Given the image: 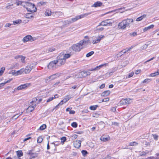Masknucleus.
Wrapping results in <instances>:
<instances>
[{"mask_svg": "<svg viewBox=\"0 0 159 159\" xmlns=\"http://www.w3.org/2000/svg\"><path fill=\"white\" fill-rule=\"evenodd\" d=\"M89 40H82L76 44H74L71 47L72 49L75 52H80L83 48V45L85 43H87Z\"/></svg>", "mask_w": 159, "mask_h": 159, "instance_id": "1", "label": "nucleus"}, {"mask_svg": "<svg viewBox=\"0 0 159 159\" xmlns=\"http://www.w3.org/2000/svg\"><path fill=\"white\" fill-rule=\"evenodd\" d=\"M133 22V20L132 19L124 20L119 23L118 25V27L122 30L125 29L126 27H129L130 24Z\"/></svg>", "mask_w": 159, "mask_h": 159, "instance_id": "2", "label": "nucleus"}, {"mask_svg": "<svg viewBox=\"0 0 159 159\" xmlns=\"http://www.w3.org/2000/svg\"><path fill=\"white\" fill-rule=\"evenodd\" d=\"M26 8L28 11L35 12L36 11L37 9L34 4L29 2H27L26 4Z\"/></svg>", "mask_w": 159, "mask_h": 159, "instance_id": "3", "label": "nucleus"}, {"mask_svg": "<svg viewBox=\"0 0 159 159\" xmlns=\"http://www.w3.org/2000/svg\"><path fill=\"white\" fill-rule=\"evenodd\" d=\"M91 13H85V14H83L77 16H76L74 18L71 19L72 21V22L73 23V22L76 21L77 20H79V19L86 17L87 16L91 14Z\"/></svg>", "mask_w": 159, "mask_h": 159, "instance_id": "4", "label": "nucleus"}, {"mask_svg": "<svg viewBox=\"0 0 159 159\" xmlns=\"http://www.w3.org/2000/svg\"><path fill=\"white\" fill-rule=\"evenodd\" d=\"M90 72L89 71H86L85 70H83L79 73L77 74V76L78 78L84 77L90 75Z\"/></svg>", "mask_w": 159, "mask_h": 159, "instance_id": "5", "label": "nucleus"}, {"mask_svg": "<svg viewBox=\"0 0 159 159\" xmlns=\"http://www.w3.org/2000/svg\"><path fill=\"white\" fill-rule=\"evenodd\" d=\"M57 61V66H60L63 65L66 62L65 60L61 57V55H59L57 57V60H56Z\"/></svg>", "mask_w": 159, "mask_h": 159, "instance_id": "6", "label": "nucleus"}, {"mask_svg": "<svg viewBox=\"0 0 159 159\" xmlns=\"http://www.w3.org/2000/svg\"><path fill=\"white\" fill-rule=\"evenodd\" d=\"M34 65L33 64H31L28 65L25 67V68H24V72L26 74L29 73L31 71L32 69L34 68Z\"/></svg>", "mask_w": 159, "mask_h": 159, "instance_id": "7", "label": "nucleus"}, {"mask_svg": "<svg viewBox=\"0 0 159 159\" xmlns=\"http://www.w3.org/2000/svg\"><path fill=\"white\" fill-rule=\"evenodd\" d=\"M35 39V38H33L30 35H27L23 38L22 41L24 43H25L28 41L32 42Z\"/></svg>", "mask_w": 159, "mask_h": 159, "instance_id": "8", "label": "nucleus"}, {"mask_svg": "<svg viewBox=\"0 0 159 159\" xmlns=\"http://www.w3.org/2000/svg\"><path fill=\"white\" fill-rule=\"evenodd\" d=\"M57 62L56 60L50 62L48 65V68L51 69L56 68L57 66Z\"/></svg>", "mask_w": 159, "mask_h": 159, "instance_id": "9", "label": "nucleus"}, {"mask_svg": "<svg viewBox=\"0 0 159 159\" xmlns=\"http://www.w3.org/2000/svg\"><path fill=\"white\" fill-rule=\"evenodd\" d=\"M131 100V99L129 98L122 99L120 101V103L121 105L128 104L130 103Z\"/></svg>", "mask_w": 159, "mask_h": 159, "instance_id": "10", "label": "nucleus"}, {"mask_svg": "<svg viewBox=\"0 0 159 159\" xmlns=\"http://www.w3.org/2000/svg\"><path fill=\"white\" fill-rule=\"evenodd\" d=\"M30 85V83H27L23 84L21 85L18 86L16 89L17 90H21L25 89Z\"/></svg>", "mask_w": 159, "mask_h": 159, "instance_id": "11", "label": "nucleus"}, {"mask_svg": "<svg viewBox=\"0 0 159 159\" xmlns=\"http://www.w3.org/2000/svg\"><path fill=\"white\" fill-rule=\"evenodd\" d=\"M60 74L59 73H57L54 74L48 77L47 79V80H54L57 77L59 76H60Z\"/></svg>", "mask_w": 159, "mask_h": 159, "instance_id": "12", "label": "nucleus"}, {"mask_svg": "<svg viewBox=\"0 0 159 159\" xmlns=\"http://www.w3.org/2000/svg\"><path fill=\"white\" fill-rule=\"evenodd\" d=\"M81 141L80 140H76L74 143V145L75 147L79 148L80 147Z\"/></svg>", "mask_w": 159, "mask_h": 159, "instance_id": "13", "label": "nucleus"}, {"mask_svg": "<svg viewBox=\"0 0 159 159\" xmlns=\"http://www.w3.org/2000/svg\"><path fill=\"white\" fill-rule=\"evenodd\" d=\"M36 106V103H34L29 106L27 109L30 111L32 112L34 110V108Z\"/></svg>", "mask_w": 159, "mask_h": 159, "instance_id": "14", "label": "nucleus"}, {"mask_svg": "<svg viewBox=\"0 0 159 159\" xmlns=\"http://www.w3.org/2000/svg\"><path fill=\"white\" fill-rule=\"evenodd\" d=\"M102 3L99 2L98 1L95 2L92 6L94 7H100L102 5Z\"/></svg>", "mask_w": 159, "mask_h": 159, "instance_id": "15", "label": "nucleus"}, {"mask_svg": "<svg viewBox=\"0 0 159 159\" xmlns=\"http://www.w3.org/2000/svg\"><path fill=\"white\" fill-rule=\"evenodd\" d=\"M71 55V54L68 53L64 55L63 54L62 55H61V57H63V58H64V60H65V61H66V59L69 58Z\"/></svg>", "mask_w": 159, "mask_h": 159, "instance_id": "16", "label": "nucleus"}, {"mask_svg": "<svg viewBox=\"0 0 159 159\" xmlns=\"http://www.w3.org/2000/svg\"><path fill=\"white\" fill-rule=\"evenodd\" d=\"M116 70V68H114L112 69L109 72L107 73L106 74L107 75H108L109 76H110L112 75V73L115 72Z\"/></svg>", "mask_w": 159, "mask_h": 159, "instance_id": "17", "label": "nucleus"}, {"mask_svg": "<svg viewBox=\"0 0 159 159\" xmlns=\"http://www.w3.org/2000/svg\"><path fill=\"white\" fill-rule=\"evenodd\" d=\"M112 23L111 22H106L105 20L102 21V26H110L112 25Z\"/></svg>", "mask_w": 159, "mask_h": 159, "instance_id": "18", "label": "nucleus"}, {"mask_svg": "<svg viewBox=\"0 0 159 159\" xmlns=\"http://www.w3.org/2000/svg\"><path fill=\"white\" fill-rule=\"evenodd\" d=\"M17 155L18 157H16V158L18 159L19 157L23 156V152L21 151H18L16 152Z\"/></svg>", "mask_w": 159, "mask_h": 159, "instance_id": "19", "label": "nucleus"}, {"mask_svg": "<svg viewBox=\"0 0 159 159\" xmlns=\"http://www.w3.org/2000/svg\"><path fill=\"white\" fill-rule=\"evenodd\" d=\"M146 16V15L144 14L143 15L140 16V17L137 18L136 19V21H139L142 20L143 18H145Z\"/></svg>", "mask_w": 159, "mask_h": 159, "instance_id": "20", "label": "nucleus"}, {"mask_svg": "<svg viewBox=\"0 0 159 159\" xmlns=\"http://www.w3.org/2000/svg\"><path fill=\"white\" fill-rule=\"evenodd\" d=\"M45 15L47 16H49L52 15V12L49 9H47L45 12Z\"/></svg>", "mask_w": 159, "mask_h": 159, "instance_id": "21", "label": "nucleus"}, {"mask_svg": "<svg viewBox=\"0 0 159 159\" xmlns=\"http://www.w3.org/2000/svg\"><path fill=\"white\" fill-rule=\"evenodd\" d=\"M110 93V91H105L102 93V95L103 96H106L109 95Z\"/></svg>", "mask_w": 159, "mask_h": 159, "instance_id": "22", "label": "nucleus"}, {"mask_svg": "<svg viewBox=\"0 0 159 159\" xmlns=\"http://www.w3.org/2000/svg\"><path fill=\"white\" fill-rule=\"evenodd\" d=\"M25 16L26 18L30 19L33 17V16L31 13H29L25 14Z\"/></svg>", "mask_w": 159, "mask_h": 159, "instance_id": "23", "label": "nucleus"}, {"mask_svg": "<svg viewBox=\"0 0 159 159\" xmlns=\"http://www.w3.org/2000/svg\"><path fill=\"white\" fill-rule=\"evenodd\" d=\"M154 27V25H150L145 27L143 29V31H146L151 29L152 28Z\"/></svg>", "mask_w": 159, "mask_h": 159, "instance_id": "24", "label": "nucleus"}, {"mask_svg": "<svg viewBox=\"0 0 159 159\" xmlns=\"http://www.w3.org/2000/svg\"><path fill=\"white\" fill-rule=\"evenodd\" d=\"M133 47H131L129 48L128 49H123L122 51L120 52V53H121L122 52H123L124 53H125L127 51H130L131 49L133 48Z\"/></svg>", "mask_w": 159, "mask_h": 159, "instance_id": "25", "label": "nucleus"}, {"mask_svg": "<svg viewBox=\"0 0 159 159\" xmlns=\"http://www.w3.org/2000/svg\"><path fill=\"white\" fill-rule=\"evenodd\" d=\"M55 50V48L52 47H51L49 48L48 49L46 50V53H49L52 52Z\"/></svg>", "mask_w": 159, "mask_h": 159, "instance_id": "26", "label": "nucleus"}, {"mask_svg": "<svg viewBox=\"0 0 159 159\" xmlns=\"http://www.w3.org/2000/svg\"><path fill=\"white\" fill-rule=\"evenodd\" d=\"M70 98L71 97L69 95L66 96L63 100V101H64V103H66Z\"/></svg>", "mask_w": 159, "mask_h": 159, "instance_id": "27", "label": "nucleus"}, {"mask_svg": "<svg viewBox=\"0 0 159 159\" xmlns=\"http://www.w3.org/2000/svg\"><path fill=\"white\" fill-rule=\"evenodd\" d=\"M24 72V68L21 69L19 70L16 71L17 76L21 74H22Z\"/></svg>", "mask_w": 159, "mask_h": 159, "instance_id": "28", "label": "nucleus"}, {"mask_svg": "<svg viewBox=\"0 0 159 159\" xmlns=\"http://www.w3.org/2000/svg\"><path fill=\"white\" fill-rule=\"evenodd\" d=\"M106 65V64H102L101 65L97 66L96 67L94 68V70H98L100 69V68L102 67L103 66Z\"/></svg>", "mask_w": 159, "mask_h": 159, "instance_id": "29", "label": "nucleus"}, {"mask_svg": "<svg viewBox=\"0 0 159 159\" xmlns=\"http://www.w3.org/2000/svg\"><path fill=\"white\" fill-rule=\"evenodd\" d=\"M46 128V125L45 124H43L39 127V129L43 130Z\"/></svg>", "mask_w": 159, "mask_h": 159, "instance_id": "30", "label": "nucleus"}, {"mask_svg": "<svg viewBox=\"0 0 159 159\" xmlns=\"http://www.w3.org/2000/svg\"><path fill=\"white\" fill-rule=\"evenodd\" d=\"M98 107V105H94L91 106L89 107V109L92 110H95L97 109V107Z\"/></svg>", "mask_w": 159, "mask_h": 159, "instance_id": "31", "label": "nucleus"}, {"mask_svg": "<svg viewBox=\"0 0 159 159\" xmlns=\"http://www.w3.org/2000/svg\"><path fill=\"white\" fill-rule=\"evenodd\" d=\"M5 69V68L4 67H2L1 68L0 70V76H1L3 74Z\"/></svg>", "mask_w": 159, "mask_h": 159, "instance_id": "32", "label": "nucleus"}, {"mask_svg": "<svg viewBox=\"0 0 159 159\" xmlns=\"http://www.w3.org/2000/svg\"><path fill=\"white\" fill-rule=\"evenodd\" d=\"M100 139L102 141H104V142H106V141H107L108 140V138H107V137L105 138V137H101L100 138Z\"/></svg>", "mask_w": 159, "mask_h": 159, "instance_id": "33", "label": "nucleus"}, {"mask_svg": "<svg viewBox=\"0 0 159 159\" xmlns=\"http://www.w3.org/2000/svg\"><path fill=\"white\" fill-rule=\"evenodd\" d=\"M138 143L135 142H132L129 143V145L130 146H136L137 145Z\"/></svg>", "mask_w": 159, "mask_h": 159, "instance_id": "34", "label": "nucleus"}, {"mask_svg": "<svg viewBox=\"0 0 159 159\" xmlns=\"http://www.w3.org/2000/svg\"><path fill=\"white\" fill-rule=\"evenodd\" d=\"M21 21L20 20H18L16 21H13V24L14 25L18 24L21 23Z\"/></svg>", "mask_w": 159, "mask_h": 159, "instance_id": "35", "label": "nucleus"}, {"mask_svg": "<svg viewBox=\"0 0 159 159\" xmlns=\"http://www.w3.org/2000/svg\"><path fill=\"white\" fill-rule=\"evenodd\" d=\"M149 153V152L148 151H146L145 152H143L140 153L141 156H145L146 154H148Z\"/></svg>", "mask_w": 159, "mask_h": 159, "instance_id": "36", "label": "nucleus"}, {"mask_svg": "<svg viewBox=\"0 0 159 159\" xmlns=\"http://www.w3.org/2000/svg\"><path fill=\"white\" fill-rule=\"evenodd\" d=\"M94 53V52L93 51L90 52L87 54L86 56L87 57H89L92 55Z\"/></svg>", "mask_w": 159, "mask_h": 159, "instance_id": "37", "label": "nucleus"}, {"mask_svg": "<svg viewBox=\"0 0 159 159\" xmlns=\"http://www.w3.org/2000/svg\"><path fill=\"white\" fill-rule=\"evenodd\" d=\"M71 125L74 128H76L77 126V124L76 122H73L71 123Z\"/></svg>", "mask_w": 159, "mask_h": 159, "instance_id": "38", "label": "nucleus"}, {"mask_svg": "<svg viewBox=\"0 0 159 159\" xmlns=\"http://www.w3.org/2000/svg\"><path fill=\"white\" fill-rule=\"evenodd\" d=\"M11 74H12V75L16 76H17V74L16 73V71L15 70H13L11 72Z\"/></svg>", "mask_w": 159, "mask_h": 159, "instance_id": "39", "label": "nucleus"}, {"mask_svg": "<svg viewBox=\"0 0 159 159\" xmlns=\"http://www.w3.org/2000/svg\"><path fill=\"white\" fill-rule=\"evenodd\" d=\"M43 139L42 137H39L38 138L37 140V142L38 143H41L43 141Z\"/></svg>", "mask_w": 159, "mask_h": 159, "instance_id": "40", "label": "nucleus"}, {"mask_svg": "<svg viewBox=\"0 0 159 159\" xmlns=\"http://www.w3.org/2000/svg\"><path fill=\"white\" fill-rule=\"evenodd\" d=\"M63 15L62 12L60 11H57V17L60 16H61Z\"/></svg>", "mask_w": 159, "mask_h": 159, "instance_id": "41", "label": "nucleus"}, {"mask_svg": "<svg viewBox=\"0 0 159 159\" xmlns=\"http://www.w3.org/2000/svg\"><path fill=\"white\" fill-rule=\"evenodd\" d=\"M104 37V35H100L97 38V40L99 42L100 41L101 39L103 38Z\"/></svg>", "mask_w": 159, "mask_h": 159, "instance_id": "42", "label": "nucleus"}, {"mask_svg": "<svg viewBox=\"0 0 159 159\" xmlns=\"http://www.w3.org/2000/svg\"><path fill=\"white\" fill-rule=\"evenodd\" d=\"M81 153L84 156H85L88 153L86 151L84 150H82L81 151Z\"/></svg>", "mask_w": 159, "mask_h": 159, "instance_id": "43", "label": "nucleus"}, {"mask_svg": "<svg viewBox=\"0 0 159 159\" xmlns=\"http://www.w3.org/2000/svg\"><path fill=\"white\" fill-rule=\"evenodd\" d=\"M148 45L147 44H145L143 45L141 47V49L142 50H143L146 49L148 47Z\"/></svg>", "mask_w": 159, "mask_h": 159, "instance_id": "44", "label": "nucleus"}, {"mask_svg": "<svg viewBox=\"0 0 159 159\" xmlns=\"http://www.w3.org/2000/svg\"><path fill=\"white\" fill-rule=\"evenodd\" d=\"M154 139L155 140H157L158 139V136L156 134H153L152 135Z\"/></svg>", "mask_w": 159, "mask_h": 159, "instance_id": "45", "label": "nucleus"}, {"mask_svg": "<svg viewBox=\"0 0 159 159\" xmlns=\"http://www.w3.org/2000/svg\"><path fill=\"white\" fill-rule=\"evenodd\" d=\"M30 158L32 159V158H34L36 157V154L33 153L32 154H31L30 156Z\"/></svg>", "mask_w": 159, "mask_h": 159, "instance_id": "46", "label": "nucleus"}, {"mask_svg": "<svg viewBox=\"0 0 159 159\" xmlns=\"http://www.w3.org/2000/svg\"><path fill=\"white\" fill-rule=\"evenodd\" d=\"M146 159H159V158L156 157H148Z\"/></svg>", "mask_w": 159, "mask_h": 159, "instance_id": "47", "label": "nucleus"}, {"mask_svg": "<svg viewBox=\"0 0 159 159\" xmlns=\"http://www.w3.org/2000/svg\"><path fill=\"white\" fill-rule=\"evenodd\" d=\"M61 142L64 143L66 140V137H63L61 138Z\"/></svg>", "mask_w": 159, "mask_h": 159, "instance_id": "48", "label": "nucleus"}, {"mask_svg": "<svg viewBox=\"0 0 159 159\" xmlns=\"http://www.w3.org/2000/svg\"><path fill=\"white\" fill-rule=\"evenodd\" d=\"M20 58H21V62L22 63L24 62L25 57L22 56H21Z\"/></svg>", "mask_w": 159, "mask_h": 159, "instance_id": "49", "label": "nucleus"}, {"mask_svg": "<svg viewBox=\"0 0 159 159\" xmlns=\"http://www.w3.org/2000/svg\"><path fill=\"white\" fill-rule=\"evenodd\" d=\"M150 81V79H145V80H144L143 81V83H148Z\"/></svg>", "mask_w": 159, "mask_h": 159, "instance_id": "50", "label": "nucleus"}, {"mask_svg": "<svg viewBox=\"0 0 159 159\" xmlns=\"http://www.w3.org/2000/svg\"><path fill=\"white\" fill-rule=\"evenodd\" d=\"M129 35L133 36H135L137 35V33L135 32L131 33L129 34Z\"/></svg>", "mask_w": 159, "mask_h": 159, "instance_id": "51", "label": "nucleus"}, {"mask_svg": "<svg viewBox=\"0 0 159 159\" xmlns=\"http://www.w3.org/2000/svg\"><path fill=\"white\" fill-rule=\"evenodd\" d=\"M157 75L156 72L154 73H152L150 75V76L151 77H154L156 75Z\"/></svg>", "mask_w": 159, "mask_h": 159, "instance_id": "52", "label": "nucleus"}, {"mask_svg": "<svg viewBox=\"0 0 159 159\" xmlns=\"http://www.w3.org/2000/svg\"><path fill=\"white\" fill-rule=\"evenodd\" d=\"M53 99H54V98H53V97H50L47 100V102H49L52 100Z\"/></svg>", "mask_w": 159, "mask_h": 159, "instance_id": "53", "label": "nucleus"}, {"mask_svg": "<svg viewBox=\"0 0 159 159\" xmlns=\"http://www.w3.org/2000/svg\"><path fill=\"white\" fill-rule=\"evenodd\" d=\"M18 114H16L14 116L12 117V119H14L15 120H16V119L17 118L19 117V116H18Z\"/></svg>", "mask_w": 159, "mask_h": 159, "instance_id": "54", "label": "nucleus"}, {"mask_svg": "<svg viewBox=\"0 0 159 159\" xmlns=\"http://www.w3.org/2000/svg\"><path fill=\"white\" fill-rule=\"evenodd\" d=\"M52 15L53 16L57 17V11L52 12Z\"/></svg>", "mask_w": 159, "mask_h": 159, "instance_id": "55", "label": "nucleus"}, {"mask_svg": "<svg viewBox=\"0 0 159 159\" xmlns=\"http://www.w3.org/2000/svg\"><path fill=\"white\" fill-rule=\"evenodd\" d=\"M65 22L67 24H70L71 23H72L71 20V19L67 20L65 21Z\"/></svg>", "mask_w": 159, "mask_h": 159, "instance_id": "56", "label": "nucleus"}, {"mask_svg": "<svg viewBox=\"0 0 159 159\" xmlns=\"http://www.w3.org/2000/svg\"><path fill=\"white\" fill-rule=\"evenodd\" d=\"M78 137V135L76 134H74L72 136V139H76Z\"/></svg>", "mask_w": 159, "mask_h": 159, "instance_id": "57", "label": "nucleus"}, {"mask_svg": "<svg viewBox=\"0 0 159 159\" xmlns=\"http://www.w3.org/2000/svg\"><path fill=\"white\" fill-rule=\"evenodd\" d=\"M134 75V72H131L129 74V75L128 76V78H130L132 77Z\"/></svg>", "mask_w": 159, "mask_h": 159, "instance_id": "58", "label": "nucleus"}, {"mask_svg": "<svg viewBox=\"0 0 159 159\" xmlns=\"http://www.w3.org/2000/svg\"><path fill=\"white\" fill-rule=\"evenodd\" d=\"M122 55H123V54H121V53H120V52L119 53L116 54V56L117 57V58H118L119 57H121Z\"/></svg>", "mask_w": 159, "mask_h": 159, "instance_id": "59", "label": "nucleus"}, {"mask_svg": "<svg viewBox=\"0 0 159 159\" xmlns=\"http://www.w3.org/2000/svg\"><path fill=\"white\" fill-rule=\"evenodd\" d=\"M104 29V28L103 27H101L100 28H97L96 29V30L99 31H102Z\"/></svg>", "mask_w": 159, "mask_h": 159, "instance_id": "60", "label": "nucleus"}, {"mask_svg": "<svg viewBox=\"0 0 159 159\" xmlns=\"http://www.w3.org/2000/svg\"><path fill=\"white\" fill-rule=\"evenodd\" d=\"M98 42H98V40H97V39L95 40H93V41L92 43L93 44H95V43H97Z\"/></svg>", "mask_w": 159, "mask_h": 159, "instance_id": "61", "label": "nucleus"}, {"mask_svg": "<svg viewBox=\"0 0 159 159\" xmlns=\"http://www.w3.org/2000/svg\"><path fill=\"white\" fill-rule=\"evenodd\" d=\"M111 110L113 112H114L116 111V108L114 107H112L111 108Z\"/></svg>", "mask_w": 159, "mask_h": 159, "instance_id": "62", "label": "nucleus"}, {"mask_svg": "<svg viewBox=\"0 0 159 159\" xmlns=\"http://www.w3.org/2000/svg\"><path fill=\"white\" fill-rule=\"evenodd\" d=\"M141 71L140 70H138L135 72V74L136 75L138 74Z\"/></svg>", "mask_w": 159, "mask_h": 159, "instance_id": "63", "label": "nucleus"}, {"mask_svg": "<svg viewBox=\"0 0 159 159\" xmlns=\"http://www.w3.org/2000/svg\"><path fill=\"white\" fill-rule=\"evenodd\" d=\"M75 111L74 110H70V111L69 114H75Z\"/></svg>", "mask_w": 159, "mask_h": 159, "instance_id": "64", "label": "nucleus"}]
</instances>
